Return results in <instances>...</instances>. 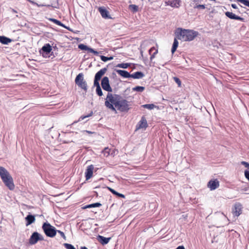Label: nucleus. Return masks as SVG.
Instances as JSON below:
<instances>
[{
	"instance_id": "obj_1",
	"label": "nucleus",
	"mask_w": 249,
	"mask_h": 249,
	"mask_svg": "<svg viewBox=\"0 0 249 249\" xmlns=\"http://www.w3.org/2000/svg\"><path fill=\"white\" fill-rule=\"evenodd\" d=\"M175 34L179 40L183 41H190L194 40L198 36V33L192 30L178 28L176 31Z\"/></svg>"
},
{
	"instance_id": "obj_2",
	"label": "nucleus",
	"mask_w": 249,
	"mask_h": 249,
	"mask_svg": "<svg viewBox=\"0 0 249 249\" xmlns=\"http://www.w3.org/2000/svg\"><path fill=\"white\" fill-rule=\"evenodd\" d=\"M0 177L5 185L10 190L15 188L13 179L8 171L3 167H0Z\"/></svg>"
},
{
	"instance_id": "obj_3",
	"label": "nucleus",
	"mask_w": 249,
	"mask_h": 249,
	"mask_svg": "<svg viewBox=\"0 0 249 249\" xmlns=\"http://www.w3.org/2000/svg\"><path fill=\"white\" fill-rule=\"evenodd\" d=\"M121 96L118 94H112L110 93H108L105 105L107 107L113 111L116 112V107L118 104L119 100L121 98Z\"/></svg>"
},
{
	"instance_id": "obj_4",
	"label": "nucleus",
	"mask_w": 249,
	"mask_h": 249,
	"mask_svg": "<svg viewBox=\"0 0 249 249\" xmlns=\"http://www.w3.org/2000/svg\"><path fill=\"white\" fill-rule=\"evenodd\" d=\"M42 229L45 234L50 237H53L56 235L57 230L49 223H44Z\"/></svg>"
},
{
	"instance_id": "obj_5",
	"label": "nucleus",
	"mask_w": 249,
	"mask_h": 249,
	"mask_svg": "<svg viewBox=\"0 0 249 249\" xmlns=\"http://www.w3.org/2000/svg\"><path fill=\"white\" fill-rule=\"evenodd\" d=\"M75 84L85 91H87V84L86 81L84 79V75L82 73H79L75 79Z\"/></svg>"
},
{
	"instance_id": "obj_6",
	"label": "nucleus",
	"mask_w": 249,
	"mask_h": 249,
	"mask_svg": "<svg viewBox=\"0 0 249 249\" xmlns=\"http://www.w3.org/2000/svg\"><path fill=\"white\" fill-rule=\"evenodd\" d=\"M128 103L129 102L126 100L124 99L122 97H121L116 107L118 110L121 112H127L130 109Z\"/></svg>"
},
{
	"instance_id": "obj_7",
	"label": "nucleus",
	"mask_w": 249,
	"mask_h": 249,
	"mask_svg": "<svg viewBox=\"0 0 249 249\" xmlns=\"http://www.w3.org/2000/svg\"><path fill=\"white\" fill-rule=\"evenodd\" d=\"M101 86L103 89L108 92H111L112 89L110 86L109 79L107 77H104L101 81Z\"/></svg>"
},
{
	"instance_id": "obj_8",
	"label": "nucleus",
	"mask_w": 249,
	"mask_h": 249,
	"mask_svg": "<svg viewBox=\"0 0 249 249\" xmlns=\"http://www.w3.org/2000/svg\"><path fill=\"white\" fill-rule=\"evenodd\" d=\"M219 186V182L217 179H213L210 180L207 184V187L210 190H214Z\"/></svg>"
},
{
	"instance_id": "obj_9",
	"label": "nucleus",
	"mask_w": 249,
	"mask_h": 249,
	"mask_svg": "<svg viewBox=\"0 0 249 249\" xmlns=\"http://www.w3.org/2000/svg\"><path fill=\"white\" fill-rule=\"evenodd\" d=\"M98 11L104 18L111 19L112 18L110 17L109 12L104 7H100L98 8Z\"/></svg>"
},
{
	"instance_id": "obj_10",
	"label": "nucleus",
	"mask_w": 249,
	"mask_h": 249,
	"mask_svg": "<svg viewBox=\"0 0 249 249\" xmlns=\"http://www.w3.org/2000/svg\"><path fill=\"white\" fill-rule=\"evenodd\" d=\"M147 126L148 124L146 119L145 117H142L141 120L136 125V130L142 128L145 129Z\"/></svg>"
},
{
	"instance_id": "obj_11",
	"label": "nucleus",
	"mask_w": 249,
	"mask_h": 249,
	"mask_svg": "<svg viewBox=\"0 0 249 249\" xmlns=\"http://www.w3.org/2000/svg\"><path fill=\"white\" fill-rule=\"evenodd\" d=\"M94 166L93 165H90L87 167L85 172V177L86 180L90 179L92 176Z\"/></svg>"
},
{
	"instance_id": "obj_12",
	"label": "nucleus",
	"mask_w": 249,
	"mask_h": 249,
	"mask_svg": "<svg viewBox=\"0 0 249 249\" xmlns=\"http://www.w3.org/2000/svg\"><path fill=\"white\" fill-rule=\"evenodd\" d=\"M242 205L239 203H236L234 205V210H233V214L235 216H238L242 212Z\"/></svg>"
},
{
	"instance_id": "obj_13",
	"label": "nucleus",
	"mask_w": 249,
	"mask_h": 249,
	"mask_svg": "<svg viewBox=\"0 0 249 249\" xmlns=\"http://www.w3.org/2000/svg\"><path fill=\"white\" fill-rule=\"evenodd\" d=\"M38 241V233L34 232L31 235L29 239V244L30 245H35Z\"/></svg>"
},
{
	"instance_id": "obj_14",
	"label": "nucleus",
	"mask_w": 249,
	"mask_h": 249,
	"mask_svg": "<svg viewBox=\"0 0 249 249\" xmlns=\"http://www.w3.org/2000/svg\"><path fill=\"white\" fill-rule=\"evenodd\" d=\"M52 50V46L50 44L47 43L45 44L42 48L41 51L42 52V55L44 57V54L48 55Z\"/></svg>"
},
{
	"instance_id": "obj_15",
	"label": "nucleus",
	"mask_w": 249,
	"mask_h": 249,
	"mask_svg": "<svg viewBox=\"0 0 249 249\" xmlns=\"http://www.w3.org/2000/svg\"><path fill=\"white\" fill-rule=\"evenodd\" d=\"M225 15L227 17H228L229 18L231 19H235V20H240V21L244 20L243 18H242L239 16L235 15L234 14L232 13V12H228V11L226 12H225Z\"/></svg>"
},
{
	"instance_id": "obj_16",
	"label": "nucleus",
	"mask_w": 249,
	"mask_h": 249,
	"mask_svg": "<svg viewBox=\"0 0 249 249\" xmlns=\"http://www.w3.org/2000/svg\"><path fill=\"white\" fill-rule=\"evenodd\" d=\"M165 4L173 7H178L179 6L180 0H165Z\"/></svg>"
},
{
	"instance_id": "obj_17",
	"label": "nucleus",
	"mask_w": 249,
	"mask_h": 249,
	"mask_svg": "<svg viewBox=\"0 0 249 249\" xmlns=\"http://www.w3.org/2000/svg\"><path fill=\"white\" fill-rule=\"evenodd\" d=\"M97 240L103 245L107 244L110 240L111 239L110 237L107 238L101 235H98L97 236Z\"/></svg>"
},
{
	"instance_id": "obj_18",
	"label": "nucleus",
	"mask_w": 249,
	"mask_h": 249,
	"mask_svg": "<svg viewBox=\"0 0 249 249\" xmlns=\"http://www.w3.org/2000/svg\"><path fill=\"white\" fill-rule=\"evenodd\" d=\"M107 71V69L106 68L101 69L96 73L94 79L100 81L102 76L106 73Z\"/></svg>"
},
{
	"instance_id": "obj_19",
	"label": "nucleus",
	"mask_w": 249,
	"mask_h": 249,
	"mask_svg": "<svg viewBox=\"0 0 249 249\" xmlns=\"http://www.w3.org/2000/svg\"><path fill=\"white\" fill-rule=\"evenodd\" d=\"M25 220L26 221V225L28 226L34 223L36 219L35 216L29 214L25 217Z\"/></svg>"
},
{
	"instance_id": "obj_20",
	"label": "nucleus",
	"mask_w": 249,
	"mask_h": 249,
	"mask_svg": "<svg viewBox=\"0 0 249 249\" xmlns=\"http://www.w3.org/2000/svg\"><path fill=\"white\" fill-rule=\"evenodd\" d=\"M144 76V73L142 71H136L130 74V77L134 79H141Z\"/></svg>"
},
{
	"instance_id": "obj_21",
	"label": "nucleus",
	"mask_w": 249,
	"mask_h": 249,
	"mask_svg": "<svg viewBox=\"0 0 249 249\" xmlns=\"http://www.w3.org/2000/svg\"><path fill=\"white\" fill-rule=\"evenodd\" d=\"M117 73L124 78L130 77V74L127 71L121 70H117Z\"/></svg>"
},
{
	"instance_id": "obj_22",
	"label": "nucleus",
	"mask_w": 249,
	"mask_h": 249,
	"mask_svg": "<svg viewBox=\"0 0 249 249\" xmlns=\"http://www.w3.org/2000/svg\"><path fill=\"white\" fill-rule=\"evenodd\" d=\"M49 20L51 21H52L54 23H55L59 26L63 27L69 30V31L71 30L69 27H67L64 24H63L62 22H61L60 21H59L56 19L51 18L49 19Z\"/></svg>"
},
{
	"instance_id": "obj_23",
	"label": "nucleus",
	"mask_w": 249,
	"mask_h": 249,
	"mask_svg": "<svg viewBox=\"0 0 249 249\" xmlns=\"http://www.w3.org/2000/svg\"><path fill=\"white\" fill-rule=\"evenodd\" d=\"M12 41V40L4 36H0V42L3 44H8Z\"/></svg>"
},
{
	"instance_id": "obj_24",
	"label": "nucleus",
	"mask_w": 249,
	"mask_h": 249,
	"mask_svg": "<svg viewBox=\"0 0 249 249\" xmlns=\"http://www.w3.org/2000/svg\"><path fill=\"white\" fill-rule=\"evenodd\" d=\"M177 39H178L176 36L175 38H174L173 44L172 48L171 49V52H172V54H173L174 53V52L176 51V50L178 47V41Z\"/></svg>"
},
{
	"instance_id": "obj_25",
	"label": "nucleus",
	"mask_w": 249,
	"mask_h": 249,
	"mask_svg": "<svg viewBox=\"0 0 249 249\" xmlns=\"http://www.w3.org/2000/svg\"><path fill=\"white\" fill-rule=\"evenodd\" d=\"M101 206H102V204L100 203L97 202V203L86 205L83 207V209L91 208H94V207H99Z\"/></svg>"
},
{
	"instance_id": "obj_26",
	"label": "nucleus",
	"mask_w": 249,
	"mask_h": 249,
	"mask_svg": "<svg viewBox=\"0 0 249 249\" xmlns=\"http://www.w3.org/2000/svg\"><path fill=\"white\" fill-rule=\"evenodd\" d=\"M109 190L114 195L117 196H118L119 197H122V198H125V196L124 195L122 194H120L119 193H118L117 192H116L115 190H114V189L111 188H109L108 187V188Z\"/></svg>"
},
{
	"instance_id": "obj_27",
	"label": "nucleus",
	"mask_w": 249,
	"mask_h": 249,
	"mask_svg": "<svg viewBox=\"0 0 249 249\" xmlns=\"http://www.w3.org/2000/svg\"><path fill=\"white\" fill-rule=\"evenodd\" d=\"M129 9L133 13H135L138 11V6L135 4H131L129 5Z\"/></svg>"
},
{
	"instance_id": "obj_28",
	"label": "nucleus",
	"mask_w": 249,
	"mask_h": 249,
	"mask_svg": "<svg viewBox=\"0 0 249 249\" xmlns=\"http://www.w3.org/2000/svg\"><path fill=\"white\" fill-rule=\"evenodd\" d=\"M145 89V88L144 87L142 86H136L132 89V90L133 91H136L137 92H142Z\"/></svg>"
},
{
	"instance_id": "obj_29",
	"label": "nucleus",
	"mask_w": 249,
	"mask_h": 249,
	"mask_svg": "<svg viewBox=\"0 0 249 249\" xmlns=\"http://www.w3.org/2000/svg\"><path fill=\"white\" fill-rule=\"evenodd\" d=\"M78 48L81 49V50H86L88 51L89 52V49L90 48L88 46L83 44H80L78 45Z\"/></svg>"
},
{
	"instance_id": "obj_30",
	"label": "nucleus",
	"mask_w": 249,
	"mask_h": 249,
	"mask_svg": "<svg viewBox=\"0 0 249 249\" xmlns=\"http://www.w3.org/2000/svg\"><path fill=\"white\" fill-rule=\"evenodd\" d=\"M92 114H93V112L91 111L89 114L87 115H85V116H81L78 119V120L77 121H75L73 122V124H75V123H77L78 122H79V121H81L83 120H84V119L86 118H88L89 117H90V116H91L92 115Z\"/></svg>"
},
{
	"instance_id": "obj_31",
	"label": "nucleus",
	"mask_w": 249,
	"mask_h": 249,
	"mask_svg": "<svg viewBox=\"0 0 249 249\" xmlns=\"http://www.w3.org/2000/svg\"><path fill=\"white\" fill-rule=\"evenodd\" d=\"M130 66V63H120L117 65V67L121 68L123 69H126Z\"/></svg>"
},
{
	"instance_id": "obj_32",
	"label": "nucleus",
	"mask_w": 249,
	"mask_h": 249,
	"mask_svg": "<svg viewBox=\"0 0 249 249\" xmlns=\"http://www.w3.org/2000/svg\"><path fill=\"white\" fill-rule=\"evenodd\" d=\"M110 149L108 147H106L102 151V153L105 157H108L110 154Z\"/></svg>"
},
{
	"instance_id": "obj_33",
	"label": "nucleus",
	"mask_w": 249,
	"mask_h": 249,
	"mask_svg": "<svg viewBox=\"0 0 249 249\" xmlns=\"http://www.w3.org/2000/svg\"><path fill=\"white\" fill-rule=\"evenodd\" d=\"M144 108H147L148 109H152L154 108L155 106L154 104H145L142 106Z\"/></svg>"
},
{
	"instance_id": "obj_34",
	"label": "nucleus",
	"mask_w": 249,
	"mask_h": 249,
	"mask_svg": "<svg viewBox=\"0 0 249 249\" xmlns=\"http://www.w3.org/2000/svg\"><path fill=\"white\" fill-rule=\"evenodd\" d=\"M238 2H240L244 5L249 7V0H236Z\"/></svg>"
},
{
	"instance_id": "obj_35",
	"label": "nucleus",
	"mask_w": 249,
	"mask_h": 249,
	"mask_svg": "<svg viewBox=\"0 0 249 249\" xmlns=\"http://www.w3.org/2000/svg\"><path fill=\"white\" fill-rule=\"evenodd\" d=\"M63 246L67 249H75V248L74 247L73 245L70 244L68 243H64L63 244Z\"/></svg>"
},
{
	"instance_id": "obj_36",
	"label": "nucleus",
	"mask_w": 249,
	"mask_h": 249,
	"mask_svg": "<svg viewBox=\"0 0 249 249\" xmlns=\"http://www.w3.org/2000/svg\"><path fill=\"white\" fill-rule=\"evenodd\" d=\"M173 79H174L175 82L178 84V86L179 87H181V82L180 80L177 77H174L173 78Z\"/></svg>"
},
{
	"instance_id": "obj_37",
	"label": "nucleus",
	"mask_w": 249,
	"mask_h": 249,
	"mask_svg": "<svg viewBox=\"0 0 249 249\" xmlns=\"http://www.w3.org/2000/svg\"><path fill=\"white\" fill-rule=\"evenodd\" d=\"M96 93L99 96H101L103 95V92L100 87L97 88L96 89Z\"/></svg>"
},
{
	"instance_id": "obj_38",
	"label": "nucleus",
	"mask_w": 249,
	"mask_h": 249,
	"mask_svg": "<svg viewBox=\"0 0 249 249\" xmlns=\"http://www.w3.org/2000/svg\"><path fill=\"white\" fill-rule=\"evenodd\" d=\"M99 80L95 79L94 80V86L97 88H98L99 87H100L99 84Z\"/></svg>"
},
{
	"instance_id": "obj_39",
	"label": "nucleus",
	"mask_w": 249,
	"mask_h": 249,
	"mask_svg": "<svg viewBox=\"0 0 249 249\" xmlns=\"http://www.w3.org/2000/svg\"><path fill=\"white\" fill-rule=\"evenodd\" d=\"M57 232L60 234V235L62 236V237L63 239H64L65 240L66 239V237L63 231H59V230H57Z\"/></svg>"
},
{
	"instance_id": "obj_40",
	"label": "nucleus",
	"mask_w": 249,
	"mask_h": 249,
	"mask_svg": "<svg viewBox=\"0 0 249 249\" xmlns=\"http://www.w3.org/2000/svg\"><path fill=\"white\" fill-rule=\"evenodd\" d=\"M89 52L93 53L94 54H95L96 55H98L99 54L98 52L95 51L94 50H93L92 48H91L89 49Z\"/></svg>"
},
{
	"instance_id": "obj_41",
	"label": "nucleus",
	"mask_w": 249,
	"mask_h": 249,
	"mask_svg": "<svg viewBox=\"0 0 249 249\" xmlns=\"http://www.w3.org/2000/svg\"><path fill=\"white\" fill-rule=\"evenodd\" d=\"M241 164L244 165L245 167L247 168L249 170V163L246 161H241Z\"/></svg>"
},
{
	"instance_id": "obj_42",
	"label": "nucleus",
	"mask_w": 249,
	"mask_h": 249,
	"mask_svg": "<svg viewBox=\"0 0 249 249\" xmlns=\"http://www.w3.org/2000/svg\"><path fill=\"white\" fill-rule=\"evenodd\" d=\"M158 50H156V51H155L152 54H151L150 56V60H152L153 59H154L155 57L156 54L158 53Z\"/></svg>"
},
{
	"instance_id": "obj_43",
	"label": "nucleus",
	"mask_w": 249,
	"mask_h": 249,
	"mask_svg": "<svg viewBox=\"0 0 249 249\" xmlns=\"http://www.w3.org/2000/svg\"><path fill=\"white\" fill-rule=\"evenodd\" d=\"M100 58L104 62H106L108 60V57H106L104 55H101Z\"/></svg>"
},
{
	"instance_id": "obj_44",
	"label": "nucleus",
	"mask_w": 249,
	"mask_h": 249,
	"mask_svg": "<svg viewBox=\"0 0 249 249\" xmlns=\"http://www.w3.org/2000/svg\"><path fill=\"white\" fill-rule=\"evenodd\" d=\"M245 176L246 178L249 181V171L245 170Z\"/></svg>"
},
{
	"instance_id": "obj_45",
	"label": "nucleus",
	"mask_w": 249,
	"mask_h": 249,
	"mask_svg": "<svg viewBox=\"0 0 249 249\" xmlns=\"http://www.w3.org/2000/svg\"><path fill=\"white\" fill-rule=\"evenodd\" d=\"M196 7L197 8L204 9L205 8V5H203V4H199L196 6Z\"/></svg>"
},
{
	"instance_id": "obj_46",
	"label": "nucleus",
	"mask_w": 249,
	"mask_h": 249,
	"mask_svg": "<svg viewBox=\"0 0 249 249\" xmlns=\"http://www.w3.org/2000/svg\"><path fill=\"white\" fill-rule=\"evenodd\" d=\"M156 50H157V49L155 47H153L151 48L150 49V50H149V53L150 54H151L153 51H156Z\"/></svg>"
},
{
	"instance_id": "obj_47",
	"label": "nucleus",
	"mask_w": 249,
	"mask_h": 249,
	"mask_svg": "<svg viewBox=\"0 0 249 249\" xmlns=\"http://www.w3.org/2000/svg\"><path fill=\"white\" fill-rule=\"evenodd\" d=\"M44 240L43 236L40 234L38 233V241H43Z\"/></svg>"
},
{
	"instance_id": "obj_48",
	"label": "nucleus",
	"mask_w": 249,
	"mask_h": 249,
	"mask_svg": "<svg viewBox=\"0 0 249 249\" xmlns=\"http://www.w3.org/2000/svg\"><path fill=\"white\" fill-rule=\"evenodd\" d=\"M83 132H86L89 134H93L94 133V132H92V131H89V130H84V131H83Z\"/></svg>"
},
{
	"instance_id": "obj_49",
	"label": "nucleus",
	"mask_w": 249,
	"mask_h": 249,
	"mask_svg": "<svg viewBox=\"0 0 249 249\" xmlns=\"http://www.w3.org/2000/svg\"><path fill=\"white\" fill-rule=\"evenodd\" d=\"M231 7L234 9H237V6L235 4H231Z\"/></svg>"
},
{
	"instance_id": "obj_50",
	"label": "nucleus",
	"mask_w": 249,
	"mask_h": 249,
	"mask_svg": "<svg viewBox=\"0 0 249 249\" xmlns=\"http://www.w3.org/2000/svg\"><path fill=\"white\" fill-rule=\"evenodd\" d=\"M176 249H185V248L183 246H179Z\"/></svg>"
},
{
	"instance_id": "obj_51",
	"label": "nucleus",
	"mask_w": 249,
	"mask_h": 249,
	"mask_svg": "<svg viewBox=\"0 0 249 249\" xmlns=\"http://www.w3.org/2000/svg\"><path fill=\"white\" fill-rule=\"evenodd\" d=\"M108 60H111L113 59V57L110 56V57H108Z\"/></svg>"
},
{
	"instance_id": "obj_52",
	"label": "nucleus",
	"mask_w": 249,
	"mask_h": 249,
	"mask_svg": "<svg viewBox=\"0 0 249 249\" xmlns=\"http://www.w3.org/2000/svg\"><path fill=\"white\" fill-rule=\"evenodd\" d=\"M81 249H88L86 247H82L81 248Z\"/></svg>"
},
{
	"instance_id": "obj_53",
	"label": "nucleus",
	"mask_w": 249,
	"mask_h": 249,
	"mask_svg": "<svg viewBox=\"0 0 249 249\" xmlns=\"http://www.w3.org/2000/svg\"><path fill=\"white\" fill-rule=\"evenodd\" d=\"M28 1L31 2V3H33V1L31 0H27Z\"/></svg>"
}]
</instances>
